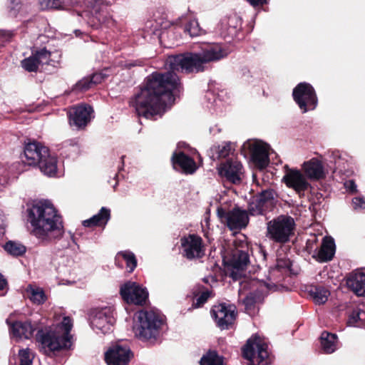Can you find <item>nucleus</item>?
<instances>
[{"label": "nucleus", "mask_w": 365, "mask_h": 365, "mask_svg": "<svg viewBox=\"0 0 365 365\" xmlns=\"http://www.w3.org/2000/svg\"><path fill=\"white\" fill-rule=\"evenodd\" d=\"M344 187L346 188V191L351 194L357 193L358 192L357 185L352 180H346L344 182Z\"/></svg>", "instance_id": "nucleus-47"}, {"label": "nucleus", "mask_w": 365, "mask_h": 365, "mask_svg": "<svg viewBox=\"0 0 365 365\" xmlns=\"http://www.w3.org/2000/svg\"><path fill=\"white\" fill-rule=\"evenodd\" d=\"M4 250L11 255L18 257L23 255L26 248L19 242L9 241L4 245Z\"/></svg>", "instance_id": "nucleus-37"}, {"label": "nucleus", "mask_w": 365, "mask_h": 365, "mask_svg": "<svg viewBox=\"0 0 365 365\" xmlns=\"http://www.w3.org/2000/svg\"><path fill=\"white\" fill-rule=\"evenodd\" d=\"M163 324L162 317L155 312L140 310L133 317V331L141 340L155 339Z\"/></svg>", "instance_id": "nucleus-6"}, {"label": "nucleus", "mask_w": 365, "mask_h": 365, "mask_svg": "<svg viewBox=\"0 0 365 365\" xmlns=\"http://www.w3.org/2000/svg\"><path fill=\"white\" fill-rule=\"evenodd\" d=\"M274 287V282H264L254 278H245L240 282L239 294L242 299L245 312L250 315H255L257 311L258 304L263 300L264 294Z\"/></svg>", "instance_id": "nucleus-4"}, {"label": "nucleus", "mask_w": 365, "mask_h": 365, "mask_svg": "<svg viewBox=\"0 0 365 365\" xmlns=\"http://www.w3.org/2000/svg\"><path fill=\"white\" fill-rule=\"evenodd\" d=\"M34 357V354L29 348L21 349L18 352V365H31Z\"/></svg>", "instance_id": "nucleus-41"}, {"label": "nucleus", "mask_w": 365, "mask_h": 365, "mask_svg": "<svg viewBox=\"0 0 365 365\" xmlns=\"http://www.w3.org/2000/svg\"><path fill=\"white\" fill-rule=\"evenodd\" d=\"M58 271L59 273H63V274H66V272H68V270L67 269L63 268V267H58Z\"/></svg>", "instance_id": "nucleus-52"}, {"label": "nucleus", "mask_w": 365, "mask_h": 365, "mask_svg": "<svg viewBox=\"0 0 365 365\" xmlns=\"http://www.w3.org/2000/svg\"><path fill=\"white\" fill-rule=\"evenodd\" d=\"M0 169L2 170V172H4V169H1V168H0Z\"/></svg>", "instance_id": "nucleus-58"}, {"label": "nucleus", "mask_w": 365, "mask_h": 365, "mask_svg": "<svg viewBox=\"0 0 365 365\" xmlns=\"http://www.w3.org/2000/svg\"><path fill=\"white\" fill-rule=\"evenodd\" d=\"M295 222L288 215H279L267 223V236L277 243H286L294 233Z\"/></svg>", "instance_id": "nucleus-8"}, {"label": "nucleus", "mask_w": 365, "mask_h": 365, "mask_svg": "<svg viewBox=\"0 0 365 365\" xmlns=\"http://www.w3.org/2000/svg\"><path fill=\"white\" fill-rule=\"evenodd\" d=\"M115 322L113 309L110 307L95 309L90 317V325L97 334H106Z\"/></svg>", "instance_id": "nucleus-12"}, {"label": "nucleus", "mask_w": 365, "mask_h": 365, "mask_svg": "<svg viewBox=\"0 0 365 365\" xmlns=\"http://www.w3.org/2000/svg\"><path fill=\"white\" fill-rule=\"evenodd\" d=\"M248 211L252 215H263L262 208L256 196L254 197L250 202L248 205Z\"/></svg>", "instance_id": "nucleus-44"}, {"label": "nucleus", "mask_w": 365, "mask_h": 365, "mask_svg": "<svg viewBox=\"0 0 365 365\" xmlns=\"http://www.w3.org/2000/svg\"><path fill=\"white\" fill-rule=\"evenodd\" d=\"M24 154V163L29 165H38L41 171L48 177L57 174V158L50 154L47 147L40 143H29L25 145Z\"/></svg>", "instance_id": "nucleus-5"}, {"label": "nucleus", "mask_w": 365, "mask_h": 365, "mask_svg": "<svg viewBox=\"0 0 365 365\" xmlns=\"http://www.w3.org/2000/svg\"><path fill=\"white\" fill-rule=\"evenodd\" d=\"M211 314L217 325L222 329H229L236 318L235 307L225 304L215 305Z\"/></svg>", "instance_id": "nucleus-18"}, {"label": "nucleus", "mask_w": 365, "mask_h": 365, "mask_svg": "<svg viewBox=\"0 0 365 365\" xmlns=\"http://www.w3.org/2000/svg\"><path fill=\"white\" fill-rule=\"evenodd\" d=\"M130 356L128 346L116 344L106 353L105 359L108 365H127Z\"/></svg>", "instance_id": "nucleus-21"}, {"label": "nucleus", "mask_w": 365, "mask_h": 365, "mask_svg": "<svg viewBox=\"0 0 365 365\" xmlns=\"http://www.w3.org/2000/svg\"><path fill=\"white\" fill-rule=\"evenodd\" d=\"M10 12H11V15H13V16H16V11H14V9H11Z\"/></svg>", "instance_id": "nucleus-55"}, {"label": "nucleus", "mask_w": 365, "mask_h": 365, "mask_svg": "<svg viewBox=\"0 0 365 365\" xmlns=\"http://www.w3.org/2000/svg\"><path fill=\"white\" fill-rule=\"evenodd\" d=\"M184 30L191 37L198 36L203 34V30L200 27L198 21L195 19H188Z\"/></svg>", "instance_id": "nucleus-39"}, {"label": "nucleus", "mask_w": 365, "mask_h": 365, "mask_svg": "<svg viewBox=\"0 0 365 365\" xmlns=\"http://www.w3.org/2000/svg\"><path fill=\"white\" fill-rule=\"evenodd\" d=\"M242 148L247 150L251 160L259 168H265L269 163V145L261 140H249L245 142Z\"/></svg>", "instance_id": "nucleus-13"}, {"label": "nucleus", "mask_w": 365, "mask_h": 365, "mask_svg": "<svg viewBox=\"0 0 365 365\" xmlns=\"http://www.w3.org/2000/svg\"><path fill=\"white\" fill-rule=\"evenodd\" d=\"M38 3L43 10L65 9L69 6H79L83 9L81 16L93 29L115 25V21L104 9L103 0H38Z\"/></svg>", "instance_id": "nucleus-3"}, {"label": "nucleus", "mask_w": 365, "mask_h": 365, "mask_svg": "<svg viewBox=\"0 0 365 365\" xmlns=\"http://www.w3.org/2000/svg\"><path fill=\"white\" fill-rule=\"evenodd\" d=\"M6 323L9 326V331L11 337L16 339L17 341L31 339L36 330L37 333H38V331H43L36 322L32 323L31 321L27 320L24 322L15 321L10 322V320L8 319ZM37 334H36V335Z\"/></svg>", "instance_id": "nucleus-17"}, {"label": "nucleus", "mask_w": 365, "mask_h": 365, "mask_svg": "<svg viewBox=\"0 0 365 365\" xmlns=\"http://www.w3.org/2000/svg\"><path fill=\"white\" fill-rule=\"evenodd\" d=\"M120 293L123 299L127 303L138 305L145 304L148 297V292L146 288L131 281L121 285Z\"/></svg>", "instance_id": "nucleus-15"}, {"label": "nucleus", "mask_w": 365, "mask_h": 365, "mask_svg": "<svg viewBox=\"0 0 365 365\" xmlns=\"http://www.w3.org/2000/svg\"><path fill=\"white\" fill-rule=\"evenodd\" d=\"M93 86L92 80L91 77L83 78L81 81H79L75 86V90L78 91H84Z\"/></svg>", "instance_id": "nucleus-45"}, {"label": "nucleus", "mask_w": 365, "mask_h": 365, "mask_svg": "<svg viewBox=\"0 0 365 365\" xmlns=\"http://www.w3.org/2000/svg\"><path fill=\"white\" fill-rule=\"evenodd\" d=\"M293 98L302 113L315 109L318 100L312 85L303 82L299 83L293 90Z\"/></svg>", "instance_id": "nucleus-11"}, {"label": "nucleus", "mask_w": 365, "mask_h": 365, "mask_svg": "<svg viewBox=\"0 0 365 365\" xmlns=\"http://www.w3.org/2000/svg\"><path fill=\"white\" fill-rule=\"evenodd\" d=\"M26 297L36 304H43L46 301V296L43 289L38 286L29 284L25 289Z\"/></svg>", "instance_id": "nucleus-34"}, {"label": "nucleus", "mask_w": 365, "mask_h": 365, "mask_svg": "<svg viewBox=\"0 0 365 365\" xmlns=\"http://www.w3.org/2000/svg\"><path fill=\"white\" fill-rule=\"evenodd\" d=\"M291 265V262L289 259H278L277 262L276 267L272 268L269 272V280L270 282L274 284L279 281V277H275V273L279 272L281 269H288Z\"/></svg>", "instance_id": "nucleus-38"}, {"label": "nucleus", "mask_w": 365, "mask_h": 365, "mask_svg": "<svg viewBox=\"0 0 365 365\" xmlns=\"http://www.w3.org/2000/svg\"><path fill=\"white\" fill-rule=\"evenodd\" d=\"M346 284L357 296H365V269H356L350 273Z\"/></svg>", "instance_id": "nucleus-25"}, {"label": "nucleus", "mask_w": 365, "mask_h": 365, "mask_svg": "<svg viewBox=\"0 0 365 365\" xmlns=\"http://www.w3.org/2000/svg\"><path fill=\"white\" fill-rule=\"evenodd\" d=\"M302 169L307 179L311 180L317 181L325 177L324 165L318 158H313L304 162Z\"/></svg>", "instance_id": "nucleus-24"}, {"label": "nucleus", "mask_w": 365, "mask_h": 365, "mask_svg": "<svg viewBox=\"0 0 365 365\" xmlns=\"http://www.w3.org/2000/svg\"><path fill=\"white\" fill-rule=\"evenodd\" d=\"M321 348L325 354H332L339 346L336 334L328 331H323L320 336Z\"/></svg>", "instance_id": "nucleus-30"}, {"label": "nucleus", "mask_w": 365, "mask_h": 365, "mask_svg": "<svg viewBox=\"0 0 365 365\" xmlns=\"http://www.w3.org/2000/svg\"><path fill=\"white\" fill-rule=\"evenodd\" d=\"M7 291V282L4 276L0 274V297L5 295Z\"/></svg>", "instance_id": "nucleus-48"}, {"label": "nucleus", "mask_w": 365, "mask_h": 365, "mask_svg": "<svg viewBox=\"0 0 365 365\" xmlns=\"http://www.w3.org/2000/svg\"><path fill=\"white\" fill-rule=\"evenodd\" d=\"M235 150V144L231 142H223L222 144L211 148L212 158H226Z\"/></svg>", "instance_id": "nucleus-36"}, {"label": "nucleus", "mask_w": 365, "mask_h": 365, "mask_svg": "<svg viewBox=\"0 0 365 365\" xmlns=\"http://www.w3.org/2000/svg\"><path fill=\"white\" fill-rule=\"evenodd\" d=\"M217 213L220 220L225 222L232 230L244 228L249 222L247 212L239 207L234 208L229 212H227L222 207H219L217 208Z\"/></svg>", "instance_id": "nucleus-14"}, {"label": "nucleus", "mask_w": 365, "mask_h": 365, "mask_svg": "<svg viewBox=\"0 0 365 365\" xmlns=\"http://www.w3.org/2000/svg\"><path fill=\"white\" fill-rule=\"evenodd\" d=\"M179 250L183 257L189 260L198 259L205 254V247L201 237L190 234L180 240Z\"/></svg>", "instance_id": "nucleus-10"}, {"label": "nucleus", "mask_w": 365, "mask_h": 365, "mask_svg": "<svg viewBox=\"0 0 365 365\" xmlns=\"http://www.w3.org/2000/svg\"><path fill=\"white\" fill-rule=\"evenodd\" d=\"M249 262V256L245 250L237 249L232 253L229 261L230 269V276L234 280H240L243 276V272Z\"/></svg>", "instance_id": "nucleus-20"}, {"label": "nucleus", "mask_w": 365, "mask_h": 365, "mask_svg": "<svg viewBox=\"0 0 365 365\" xmlns=\"http://www.w3.org/2000/svg\"><path fill=\"white\" fill-rule=\"evenodd\" d=\"M221 26L225 35L233 38L241 28V19L236 14L231 15L222 21Z\"/></svg>", "instance_id": "nucleus-31"}, {"label": "nucleus", "mask_w": 365, "mask_h": 365, "mask_svg": "<svg viewBox=\"0 0 365 365\" xmlns=\"http://www.w3.org/2000/svg\"><path fill=\"white\" fill-rule=\"evenodd\" d=\"M212 296V292L209 290H206L202 292V293L196 299V302L193 304V307L195 308H198L202 307L208 299L209 297Z\"/></svg>", "instance_id": "nucleus-46"}, {"label": "nucleus", "mask_w": 365, "mask_h": 365, "mask_svg": "<svg viewBox=\"0 0 365 365\" xmlns=\"http://www.w3.org/2000/svg\"><path fill=\"white\" fill-rule=\"evenodd\" d=\"M335 253V244L334 239L331 237L323 238L321 247L317 253V259L320 262L331 260Z\"/></svg>", "instance_id": "nucleus-29"}, {"label": "nucleus", "mask_w": 365, "mask_h": 365, "mask_svg": "<svg viewBox=\"0 0 365 365\" xmlns=\"http://www.w3.org/2000/svg\"><path fill=\"white\" fill-rule=\"evenodd\" d=\"M252 6L263 5L267 3V0H247Z\"/></svg>", "instance_id": "nucleus-50"}, {"label": "nucleus", "mask_w": 365, "mask_h": 365, "mask_svg": "<svg viewBox=\"0 0 365 365\" xmlns=\"http://www.w3.org/2000/svg\"><path fill=\"white\" fill-rule=\"evenodd\" d=\"M51 53L46 48L36 50L32 56L21 61L22 67L29 72L36 71L41 65L48 64Z\"/></svg>", "instance_id": "nucleus-22"}, {"label": "nucleus", "mask_w": 365, "mask_h": 365, "mask_svg": "<svg viewBox=\"0 0 365 365\" xmlns=\"http://www.w3.org/2000/svg\"><path fill=\"white\" fill-rule=\"evenodd\" d=\"M70 237H71V238L73 239V235L71 234H70Z\"/></svg>", "instance_id": "nucleus-57"}, {"label": "nucleus", "mask_w": 365, "mask_h": 365, "mask_svg": "<svg viewBox=\"0 0 365 365\" xmlns=\"http://www.w3.org/2000/svg\"><path fill=\"white\" fill-rule=\"evenodd\" d=\"M6 182V176L4 177H0V185H4V183Z\"/></svg>", "instance_id": "nucleus-53"}, {"label": "nucleus", "mask_w": 365, "mask_h": 365, "mask_svg": "<svg viewBox=\"0 0 365 365\" xmlns=\"http://www.w3.org/2000/svg\"><path fill=\"white\" fill-rule=\"evenodd\" d=\"M138 65V63H137V61H130V62H126L125 64H124V66L128 68H130L131 67H133V66H135Z\"/></svg>", "instance_id": "nucleus-51"}, {"label": "nucleus", "mask_w": 365, "mask_h": 365, "mask_svg": "<svg viewBox=\"0 0 365 365\" xmlns=\"http://www.w3.org/2000/svg\"><path fill=\"white\" fill-rule=\"evenodd\" d=\"M282 181L287 187L293 189L299 195H304L310 187L307 178L299 170L285 166V173Z\"/></svg>", "instance_id": "nucleus-16"}, {"label": "nucleus", "mask_w": 365, "mask_h": 365, "mask_svg": "<svg viewBox=\"0 0 365 365\" xmlns=\"http://www.w3.org/2000/svg\"><path fill=\"white\" fill-rule=\"evenodd\" d=\"M63 148L66 152H70L68 154L69 157H74L79 153V145L76 140H71L69 141L65 142Z\"/></svg>", "instance_id": "nucleus-42"}, {"label": "nucleus", "mask_w": 365, "mask_h": 365, "mask_svg": "<svg viewBox=\"0 0 365 365\" xmlns=\"http://www.w3.org/2000/svg\"><path fill=\"white\" fill-rule=\"evenodd\" d=\"M347 324L358 327L365 326V304L352 309L348 316Z\"/></svg>", "instance_id": "nucleus-32"}, {"label": "nucleus", "mask_w": 365, "mask_h": 365, "mask_svg": "<svg viewBox=\"0 0 365 365\" xmlns=\"http://www.w3.org/2000/svg\"><path fill=\"white\" fill-rule=\"evenodd\" d=\"M229 53L227 49L218 43L205 44L197 53H185L169 56L166 66L171 70L165 73L155 72L146 78L145 86L130 101L139 116L155 120L161 117L166 108L175 101L173 91L179 85L175 71L185 73L205 70V64L219 61Z\"/></svg>", "instance_id": "nucleus-1"}, {"label": "nucleus", "mask_w": 365, "mask_h": 365, "mask_svg": "<svg viewBox=\"0 0 365 365\" xmlns=\"http://www.w3.org/2000/svg\"><path fill=\"white\" fill-rule=\"evenodd\" d=\"M122 261H125L129 272H132L137 266V259L133 252L129 250L120 251L115 256V263L122 266Z\"/></svg>", "instance_id": "nucleus-33"}, {"label": "nucleus", "mask_w": 365, "mask_h": 365, "mask_svg": "<svg viewBox=\"0 0 365 365\" xmlns=\"http://www.w3.org/2000/svg\"><path fill=\"white\" fill-rule=\"evenodd\" d=\"M200 365H223V359L215 351H209L200 360Z\"/></svg>", "instance_id": "nucleus-40"}, {"label": "nucleus", "mask_w": 365, "mask_h": 365, "mask_svg": "<svg viewBox=\"0 0 365 365\" xmlns=\"http://www.w3.org/2000/svg\"><path fill=\"white\" fill-rule=\"evenodd\" d=\"M110 219V210L102 207L99 212L91 218L83 220L82 224L84 227H92L95 226L105 227Z\"/></svg>", "instance_id": "nucleus-27"}, {"label": "nucleus", "mask_w": 365, "mask_h": 365, "mask_svg": "<svg viewBox=\"0 0 365 365\" xmlns=\"http://www.w3.org/2000/svg\"><path fill=\"white\" fill-rule=\"evenodd\" d=\"M27 212L32 233L41 242H50L63 235L61 216L50 201H37L28 208Z\"/></svg>", "instance_id": "nucleus-2"}, {"label": "nucleus", "mask_w": 365, "mask_h": 365, "mask_svg": "<svg viewBox=\"0 0 365 365\" xmlns=\"http://www.w3.org/2000/svg\"><path fill=\"white\" fill-rule=\"evenodd\" d=\"M211 279L212 281H214V279L212 277H205L203 279V281L205 282V283H208L209 282V279Z\"/></svg>", "instance_id": "nucleus-54"}, {"label": "nucleus", "mask_w": 365, "mask_h": 365, "mask_svg": "<svg viewBox=\"0 0 365 365\" xmlns=\"http://www.w3.org/2000/svg\"><path fill=\"white\" fill-rule=\"evenodd\" d=\"M80 33H81V31L79 30H76L75 31V34H76V36H78Z\"/></svg>", "instance_id": "nucleus-56"}, {"label": "nucleus", "mask_w": 365, "mask_h": 365, "mask_svg": "<svg viewBox=\"0 0 365 365\" xmlns=\"http://www.w3.org/2000/svg\"><path fill=\"white\" fill-rule=\"evenodd\" d=\"M72 327L71 319L66 317L54 331L50 330L46 332L38 331L37 340L42 344L43 348H47L51 351L68 349L71 345L69 333Z\"/></svg>", "instance_id": "nucleus-7"}, {"label": "nucleus", "mask_w": 365, "mask_h": 365, "mask_svg": "<svg viewBox=\"0 0 365 365\" xmlns=\"http://www.w3.org/2000/svg\"><path fill=\"white\" fill-rule=\"evenodd\" d=\"M93 113L92 107L86 104L72 107L68 112L69 123L77 129H82L93 118Z\"/></svg>", "instance_id": "nucleus-19"}, {"label": "nucleus", "mask_w": 365, "mask_h": 365, "mask_svg": "<svg viewBox=\"0 0 365 365\" xmlns=\"http://www.w3.org/2000/svg\"><path fill=\"white\" fill-rule=\"evenodd\" d=\"M256 197L262 208L263 215L267 211L271 210L277 202V195L272 189L263 190Z\"/></svg>", "instance_id": "nucleus-28"}, {"label": "nucleus", "mask_w": 365, "mask_h": 365, "mask_svg": "<svg viewBox=\"0 0 365 365\" xmlns=\"http://www.w3.org/2000/svg\"><path fill=\"white\" fill-rule=\"evenodd\" d=\"M103 78L104 75H103L102 73H95L91 77L93 85L100 83Z\"/></svg>", "instance_id": "nucleus-49"}, {"label": "nucleus", "mask_w": 365, "mask_h": 365, "mask_svg": "<svg viewBox=\"0 0 365 365\" xmlns=\"http://www.w3.org/2000/svg\"><path fill=\"white\" fill-rule=\"evenodd\" d=\"M172 160L174 168H179L185 173L192 174L197 169L196 164L193 159L182 152L174 153L172 157Z\"/></svg>", "instance_id": "nucleus-26"}, {"label": "nucleus", "mask_w": 365, "mask_h": 365, "mask_svg": "<svg viewBox=\"0 0 365 365\" xmlns=\"http://www.w3.org/2000/svg\"><path fill=\"white\" fill-rule=\"evenodd\" d=\"M218 173L220 176L225 178L227 180L237 183L240 182L242 174V165L237 160H227L220 165Z\"/></svg>", "instance_id": "nucleus-23"}, {"label": "nucleus", "mask_w": 365, "mask_h": 365, "mask_svg": "<svg viewBox=\"0 0 365 365\" xmlns=\"http://www.w3.org/2000/svg\"><path fill=\"white\" fill-rule=\"evenodd\" d=\"M267 344L259 337L250 339L242 350L243 356L250 361V365H268L271 359Z\"/></svg>", "instance_id": "nucleus-9"}, {"label": "nucleus", "mask_w": 365, "mask_h": 365, "mask_svg": "<svg viewBox=\"0 0 365 365\" xmlns=\"http://www.w3.org/2000/svg\"><path fill=\"white\" fill-rule=\"evenodd\" d=\"M309 294L316 304H323L329 299L330 292L322 286H313L309 290Z\"/></svg>", "instance_id": "nucleus-35"}, {"label": "nucleus", "mask_w": 365, "mask_h": 365, "mask_svg": "<svg viewBox=\"0 0 365 365\" xmlns=\"http://www.w3.org/2000/svg\"><path fill=\"white\" fill-rule=\"evenodd\" d=\"M351 206L353 210L361 212L365 210V197L358 195L351 199Z\"/></svg>", "instance_id": "nucleus-43"}]
</instances>
